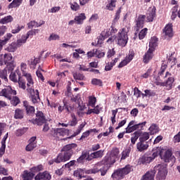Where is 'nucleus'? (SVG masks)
<instances>
[{
  "label": "nucleus",
  "instance_id": "obj_1",
  "mask_svg": "<svg viewBox=\"0 0 180 180\" xmlns=\"http://www.w3.org/2000/svg\"><path fill=\"white\" fill-rule=\"evenodd\" d=\"M78 145L77 143H70L63 146L61 149V153H59L56 158L54 159V162L56 164H60V162H65L70 161Z\"/></svg>",
  "mask_w": 180,
  "mask_h": 180
},
{
  "label": "nucleus",
  "instance_id": "obj_2",
  "mask_svg": "<svg viewBox=\"0 0 180 180\" xmlns=\"http://www.w3.org/2000/svg\"><path fill=\"white\" fill-rule=\"evenodd\" d=\"M23 77H25L27 79V91L30 94V98L32 103L36 104L40 102V95L39 90L33 89V85H34V82L33 81V77L30 73H23Z\"/></svg>",
  "mask_w": 180,
  "mask_h": 180
},
{
  "label": "nucleus",
  "instance_id": "obj_3",
  "mask_svg": "<svg viewBox=\"0 0 180 180\" xmlns=\"http://www.w3.org/2000/svg\"><path fill=\"white\" fill-rule=\"evenodd\" d=\"M0 65H7L8 71H13L15 70V60H13V56L12 53H6L0 55Z\"/></svg>",
  "mask_w": 180,
  "mask_h": 180
},
{
  "label": "nucleus",
  "instance_id": "obj_4",
  "mask_svg": "<svg viewBox=\"0 0 180 180\" xmlns=\"http://www.w3.org/2000/svg\"><path fill=\"white\" fill-rule=\"evenodd\" d=\"M110 169V166H106L102 162H98L94 165L93 169L86 170V174H98V172H101V176H105Z\"/></svg>",
  "mask_w": 180,
  "mask_h": 180
},
{
  "label": "nucleus",
  "instance_id": "obj_5",
  "mask_svg": "<svg viewBox=\"0 0 180 180\" xmlns=\"http://www.w3.org/2000/svg\"><path fill=\"white\" fill-rule=\"evenodd\" d=\"M129 30L122 28L119 32L117 38V44L121 47H126L129 41Z\"/></svg>",
  "mask_w": 180,
  "mask_h": 180
},
{
  "label": "nucleus",
  "instance_id": "obj_6",
  "mask_svg": "<svg viewBox=\"0 0 180 180\" xmlns=\"http://www.w3.org/2000/svg\"><path fill=\"white\" fill-rule=\"evenodd\" d=\"M153 169H158V173L156 176V180H165L167 178V175H168V170L167 167L162 165H158L155 167Z\"/></svg>",
  "mask_w": 180,
  "mask_h": 180
},
{
  "label": "nucleus",
  "instance_id": "obj_7",
  "mask_svg": "<svg viewBox=\"0 0 180 180\" xmlns=\"http://www.w3.org/2000/svg\"><path fill=\"white\" fill-rule=\"evenodd\" d=\"M16 94V90H13L12 86H8L0 91V96H4L8 101H11L12 99V96H15Z\"/></svg>",
  "mask_w": 180,
  "mask_h": 180
},
{
  "label": "nucleus",
  "instance_id": "obj_8",
  "mask_svg": "<svg viewBox=\"0 0 180 180\" xmlns=\"http://www.w3.org/2000/svg\"><path fill=\"white\" fill-rule=\"evenodd\" d=\"M171 75H172L171 72H166L163 78H167V79L162 84V86H166L168 91H171V89H172V85H174V82H175V78L174 77H171Z\"/></svg>",
  "mask_w": 180,
  "mask_h": 180
},
{
  "label": "nucleus",
  "instance_id": "obj_9",
  "mask_svg": "<svg viewBox=\"0 0 180 180\" xmlns=\"http://www.w3.org/2000/svg\"><path fill=\"white\" fill-rule=\"evenodd\" d=\"M47 118H46L44 113H43L41 111H37L34 123H36L38 126H43V124L47 123Z\"/></svg>",
  "mask_w": 180,
  "mask_h": 180
},
{
  "label": "nucleus",
  "instance_id": "obj_10",
  "mask_svg": "<svg viewBox=\"0 0 180 180\" xmlns=\"http://www.w3.org/2000/svg\"><path fill=\"white\" fill-rule=\"evenodd\" d=\"M68 133H70V131L68 129L57 128L53 130L52 136H53V137H60L61 136L62 137H64V136H68Z\"/></svg>",
  "mask_w": 180,
  "mask_h": 180
},
{
  "label": "nucleus",
  "instance_id": "obj_11",
  "mask_svg": "<svg viewBox=\"0 0 180 180\" xmlns=\"http://www.w3.org/2000/svg\"><path fill=\"white\" fill-rule=\"evenodd\" d=\"M144 20H146V15H139L138 18L136 20V26H135L136 32H139L140 29H143V27H144Z\"/></svg>",
  "mask_w": 180,
  "mask_h": 180
},
{
  "label": "nucleus",
  "instance_id": "obj_12",
  "mask_svg": "<svg viewBox=\"0 0 180 180\" xmlns=\"http://www.w3.org/2000/svg\"><path fill=\"white\" fill-rule=\"evenodd\" d=\"M162 33L165 37H174V30H172V24H167L162 29Z\"/></svg>",
  "mask_w": 180,
  "mask_h": 180
},
{
  "label": "nucleus",
  "instance_id": "obj_13",
  "mask_svg": "<svg viewBox=\"0 0 180 180\" xmlns=\"http://www.w3.org/2000/svg\"><path fill=\"white\" fill-rule=\"evenodd\" d=\"M22 105L25 108V110L27 116H33V115H34V112H36V110L34 109V106L30 105V104H29L27 101H24Z\"/></svg>",
  "mask_w": 180,
  "mask_h": 180
},
{
  "label": "nucleus",
  "instance_id": "obj_14",
  "mask_svg": "<svg viewBox=\"0 0 180 180\" xmlns=\"http://www.w3.org/2000/svg\"><path fill=\"white\" fill-rule=\"evenodd\" d=\"M100 162L102 164H104L105 165L110 167V165H113V164H115V162H116V160L115 158H113L110 155H107Z\"/></svg>",
  "mask_w": 180,
  "mask_h": 180
},
{
  "label": "nucleus",
  "instance_id": "obj_15",
  "mask_svg": "<svg viewBox=\"0 0 180 180\" xmlns=\"http://www.w3.org/2000/svg\"><path fill=\"white\" fill-rule=\"evenodd\" d=\"M157 174L155 169L148 171L141 179V180H155L154 178Z\"/></svg>",
  "mask_w": 180,
  "mask_h": 180
},
{
  "label": "nucleus",
  "instance_id": "obj_16",
  "mask_svg": "<svg viewBox=\"0 0 180 180\" xmlns=\"http://www.w3.org/2000/svg\"><path fill=\"white\" fill-rule=\"evenodd\" d=\"M35 180H50L51 175L48 172H39L34 176Z\"/></svg>",
  "mask_w": 180,
  "mask_h": 180
},
{
  "label": "nucleus",
  "instance_id": "obj_17",
  "mask_svg": "<svg viewBox=\"0 0 180 180\" xmlns=\"http://www.w3.org/2000/svg\"><path fill=\"white\" fill-rule=\"evenodd\" d=\"M155 11H157L155 6L148 9V13H146V19L148 22H153V20H154V18L156 16Z\"/></svg>",
  "mask_w": 180,
  "mask_h": 180
},
{
  "label": "nucleus",
  "instance_id": "obj_18",
  "mask_svg": "<svg viewBox=\"0 0 180 180\" xmlns=\"http://www.w3.org/2000/svg\"><path fill=\"white\" fill-rule=\"evenodd\" d=\"M84 160H86V161H91V159L89 158V152L88 150H83L82 152V155L77 159V162L79 164H82L84 163Z\"/></svg>",
  "mask_w": 180,
  "mask_h": 180
},
{
  "label": "nucleus",
  "instance_id": "obj_19",
  "mask_svg": "<svg viewBox=\"0 0 180 180\" xmlns=\"http://www.w3.org/2000/svg\"><path fill=\"white\" fill-rule=\"evenodd\" d=\"M154 51H151L150 49H148L146 53H145V55L143 57V62L145 64H148V63H150V60H153V57L154 56L153 53Z\"/></svg>",
  "mask_w": 180,
  "mask_h": 180
},
{
  "label": "nucleus",
  "instance_id": "obj_20",
  "mask_svg": "<svg viewBox=\"0 0 180 180\" xmlns=\"http://www.w3.org/2000/svg\"><path fill=\"white\" fill-rule=\"evenodd\" d=\"M111 178L113 180H121L124 178V174H123L122 170L120 169H118L112 174Z\"/></svg>",
  "mask_w": 180,
  "mask_h": 180
},
{
  "label": "nucleus",
  "instance_id": "obj_21",
  "mask_svg": "<svg viewBox=\"0 0 180 180\" xmlns=\"http://www.w3.org/2000/svg\"><path fill=\"white\" fill-rule=\"evenodd\" d=\"M136 148L140 153L148 149V143L139 141L136 144Z\"/></svg>",
  "mask_w": 180,
  "mask_h": 180
},
{
  "label": "nucleus",
  "instance_id": "obj_22",
  "mask_svg": "<svg viewBox=\"0 0 180 180\" xmlns=\"http://www.w3.org/2000/svg\"><path fill=\"white\" fill-rule=\"evenodd\" d=\"M151 161H153V158L150 156L143 155L139 159L138 164H139V165H146L150 164Z\"/></svg>",
  "mask_w": 180,
  "mask_h": 180
},
{
  "label": "nucleus",
  "instance_id": "obj_23",
  "mask_svg": "<svg viewBox=\"0 0 180 180\" xmlns=\"http://www.w3.org/2000/svg\"><path fill=\"white\" fill-rule=\"evenodd\" d=\"M158 46V38L157 37H153L149 42V49L152 51H155V47Z\"/></svg>",
  "mask_w": 180,
  "mask_h": 180
},
{
  "label": "nucleus",
  "instance_id": "obj_24",
  "mask_svg": "<svg viewBox=\"0 0 180 180\" xmlns=\"http://www.w3.org/2000/svg\"><path fill=\"white\" fill-rule=\"evenodd\" d=\"M162 153L161 159L165 161V162H169L172 158V152L169 150H167Z\"/></svg>",
  "mask_w": 180,
  "mask_h": 180
},
{
  "label": "nucleus",
  "instance_id": "obj_25",
  "mask_svg": "<svg viewBox=\"0 0 180 180\" xmlns=\"http://www.w3.org/2000/svg\"><path fill=\"white\" fill-rule=\"evenodd\" d=\"M162 153H164V150L161 149V148H160V147L153 148L151 158H153V160H154L155 158H157V157H158V155H160V157L161 158V157H162Z\"/></svg>",
  "mask_w": 180,
  "mask_h": 180
},
{
  "label": "nucleus",
  "instance_id": "obj_26",
  "mask_svg": "<svg viewBox=\"0 0 180 180\" xmlns=\"http://www.w3.org/2000/svg\"><path fill=\"white\" fill-rule=\"evenodd\" d=\"M121 170V172H122L124 176H126V175H129L133 171V166L130 165H127L124 168L120 169Z\"/></svg>",
  "mask_w": 180,
  "mask_h": 180
},
{
  "label": "nucleus",
  "instance_id": "obj_27",
  "mask_svg": "<svg viewBox=\"0 0 180 180\" xmlns=\"http://www.w3.org/2000/svg\"><path fill=\"white\" fill-rule=\"evenodd\" d=\"M34 175H35L34 173L25 170L23 172L22 178H23V180H33V178H34Z\"/></svg>",
  "mask_w": 180,
  "mask_h": 180
},
{
  "label": "nucleus",
  "instance_id": "obj_28",
  "mask_svg": "<svg viewBox=\"0 0 180 180\" xmlns=\"http://www.w3.org/2000/svg\"><path fill=\"white\" fill-rule=\"evenodd\" d=\"M18 50V45L16 42H12L6 48V51L8 53H15Z\"/></svg>",
  "mask_w": 180,
  "mask_h": 180
},
{
  "label": "nucleus",
  "instance_id": "obj_29",
  "mask_svg": "<svg viewBox=\"0 0 180 180\" xmlns=\"http://www.w3.org/2000/svg\"><path fill=\"white\" fill-rule=\"evenodd\" d=\"M137 122L135 120H131L127 128L125 129L126 133H133L134 131V125H136Z\"/></svg>",
  "mask_w": 180,
  "mask_h": 180
},
{
  "label": "nucleus",
  "instance_id": "obj_30",
  "mask_svg": "<svg viewBox=\"0 0 180 180\" xmlns=\"http://www.w3.org/2000/svg\"><path fill=\"white\" fill-rule=\"evenodd\" d=\"M148 139H150V133L140 131L139 141H143L146 143Z\"/></svg>",
  "mask_w": 180,
  "mask_h": 180
},
{
  "label": "nucleus",
  "instance_id": "obj_31",
  "mask_svg": "<svg viewBox=\"0 0 180 180\" xmlns=\"http://www.w3.org/2000/svg\"><path fill=\"white\" fill-rule=\"evenodd\" d=\"M24 113L23 110L20 108H16L14 114V119H23Z\"/></svg>",
  "mask_w": 180,
  "mask_h": 180
},
{
  "label": "nucleus",
  "instance_id": "obj_32",
  "mask_svg": "<svg viewBox=\"0 0 180 180\" xmlns=\"http://www.w3.org/2000/svg\"><path fill=\"white\" fill-rule=\"evenodd\" d=\"M130 153H131V147H128L122 151L121 160H126V158H129Z\"/></svg>",
  "mask_w": 180,
  "mask_h": 180
},
{
  "label": "nucleus",
  "instance_id": "obj_33",
  "mask_svg": "<svg viewBox=\"0 0 180 180\" xmlns=\"http://www.w3.org/2000/svg\"><path fill=\"white\" fill-rule=\"evenodd\" d=\"M86 19L85 13H81L79 15L75 18V20L77 22V25H82L84 20Z\"/></svg>",
  "mask_w": 180,
  "mask_h": 180
},
{
  "label": "nucleus",
  "instance_id": "obj_34",
  "mask_svg": "<svg viewBox=\"0 0 180 180\" xmlns=\"http://www.w3.org/2000/svg\"><path fill=\"white\" fill-rule=\"evenodd\" d=\"M23 2V0H13L9 5L8 9H12L13 8H19L20 4Z\"/></svg>",
  "mask_w": 180,
  "mask_h": 180
},
{
  "label": "nucleus",
  "instance_id": "obj_35",
  "mask_svg": "<svg viewBox=\"0 0 180 180\" xmlns=\"http://www.w3.org/2000/svg\"><path fill=\"white\" fill-rule=\"evenodd\" d=\"M17 82L20 89H22L23 91L26 90V80L23 79V78L20 77H18V80Z\"/></svg>",
  "mask_w": 180,
  "mask_h": 180
},
{
  "label": "nucleus",
  "instance_id": "obj_36",
  "mask_svg": "<svg viewBox=\"0 0 180 180\" xmlns=\"http://www.w3.org/2000/svg\"><path fill=\"white\" fill-rule=\"evenodd\" d=\"M13 22V17L12 15H8L0 20V23L2 25H6V23H11Z\"/></svg>",
  "mask_w": 180,
  "mask_h": 180
},
{
  "label": "nucleus",
  "instance_id": "obj_37",
  "mask_svg": "<svg viewBox=\"0 0 180 180\" xmlns=\"http://www.w3.org/2000/svg\"><path fill=\"white\" fill-rule=\"evenodd\" d=\"M84 169H78L77 170H75L74 172V176H76L77 178H78V179H82V178H84Z\"/></svg>",
  "mask_w": 180,
  "mask_h": 180
},
{
  "label": "nucleus",
  "instance_id": "obj_38",
  "mask_svg": "<svg viewBox=\"0 0 180 180\" xmlns=\"http://www.w3.org/2000/svg\"><path fill=\"white\" fill-rule=\"evenodd\" d=\"M116 2H117V0H108V4L106 5L107 9L113 11V8L116 7Z\"/></svg>",
  "mask_w": 180,
  "mask_h": 180
},
{
  "label": "nucleus",
  "instance_id": "obj_39",
  "mask_svg": "<svg viewBox=\"0 0 180 180\" xmlns=\"http://www.w3.org/2000/svg\"><path fill=\"white\" fill-rule=\"evenodd\" d=\"M27 40V37H26V35H22L21 39L17 40V42H15V44L18 47H20L23 44H25V43H26Z\"/></svg>",
  "mask_w": 180,
  "mask_h": 180
},
{
  "label": "nucleus",
  "instance_id": "obj_40",
  "mask_svg": "<svg viewBox=\"0 0 180 180\" xmlns=\"http://www.w3.org/2000/svg\"><path fill=\"white\" fill-rule=\"evenodd\" d=\"M10 101H11V104L13 106H18V105L20 103V99L18 96H12V98Z\"/></svg>",
  "mask_w": 180,
  "mask_h": 180
},
{
  "label": "nucleus",
  "instance_id": "obj_41",
  "mask_svg": "<svg viewBox=\"0 0 180 180\" xmlns=\"http://www.w3.org/2000/svg\"><path fill=\"white\" fill-rule=\"evenodd\" d=\"M119 153H120V151L119 150V148H114L112 149L111 153L110 155L116 160L119 158Z\"/></svg>",
  "mask_w": 180,
  "mask_h": 180
},
{
  "label": "nucleus",
  "instance_id": "obj_42",
  "mask_svg": "<svg viewBox=\"0 0 180 180\" xmlns=\"http://www.w3.org/2000/svg\"><path fill=\"white\" fill-rule=\"evenodd\" d=\"M39 30H32L27 32V34L25 35V37L28 39L30 37L31 39L33 37V36H36L37 33H39Z\"/></svg>",
  "mask_w": 180,
  "mask_h": 180
},
{
  "label": "nucleus",
  "instance_id": "obj_43",
  "mask_svg": "<svg viewBox=\"0 0 180 180\" xmlns=\"http://www.w3.org/2000/svg\"><path fill=\"white\" fill-rule=\"evenodd\" d=\"M0 78L4 79L5 82H8V71L6 69L0 72Z\"/></svg>",
  "mask_w": 180,
  "mask_h": 180
},
{
  "label": "nucleus",
  "instance_id": "obj_44",
  "mask_svg": "<svg viewBox=\"0 0 180 180\" xmlns=\"http://www.w3.org/2000/svg\"><path fill=\"white\" fill-rule=\"evenodd\" d=\"M101 36L103 37V40H105V39H108L109 36H112L110 28L104 30V31L101 32Z\"/></svg>",
  "mask_w": 180,
  "mask_h": 180
},
{
  "label": "nucleus",
  "instance_id": "obj_45",
  "mask_svg": "<svg viewBox=\"0 0 180 180\" xmlns=\"http://www.w3.org/2000/svg\"><path fill=\"white\" fill-rule=\"evenodd\" d=\"M147 32H148V29L143 28L141 30L139 34V40H143L146 36H147Z\"/></svg>",
  "mask_w": 180,
  "mask_h": 180
},
{
  "label": "nucleus",
  "instance_id": "obj_46",
  "mask_svg": "<svg viewBox=\"0 0 180 180\" xmlns=\"http://www.w3.org/2000/svg\"><path fill=\"white\" fill-rule=\"evenodd\" d=\"M91 156L93 158H101L103 156V151L100 150L98 151L94 152L91 154Z\"/></svg>",
  "mask_w": 180,
  "mask_h": 180
},
{
  "label": "nucleus",
  "instance_id": "obj_47",
  "mask_svg": "<svg viewBox=\"0 0 180 180\" xmlns=\"http://www.w3.org/2000/svg\"><path fill=\"white\" fill-rule=\"evenodd\" d=\"M146 124H147V122L145 121L135 124L133 129H134V131H136V130H143V127H144Z\"/></svg>",
  "mask_w": 180,
  "mask_h": 180
},
{
  "label": "nucleus",
  "instance_id": "obj_48",
  "mask_svg": "<svg viewBox=\"0 0 180 180\" xmlns=\"http://www.w3.org/2000/svg\"><path fill=\"white\" fill-rule=\"evenodd\" d=\"M19 77H20V76H18L17 73L11 72L9 76V79L13 82H18V81H19V79H19Z\"/></svg>",
  "mask_w": 180,
  "mask_h": 180
},
{
  "label": "nucleus",
  "instance_id": "obj_49",
  "mask_svg": "<svg viewBox=\"0 0 180 180\" xmlns=\"http://www.w3.org/2000/svg\"><path fill=\"white\" fill-rule=\"evenodd\" d=\"M89 105L91 108H95V105H96V97L89 96Z\"/></svg>",
  "mask_w": 180,
  "mask_h": 180
},
{
  "label": "nucleus",
  "instance_id": "obj_50",
  "mask_svg": "<svg viewBox=\"0 0 180 180\" xmlns=\"http://www.w3.org/2000/svg\"><path fill=\"white\" fill-rule=\"evenodd\" d=\"M85 126H86V122H84V123H82L79 126L78 129L74 133V135L75 136H78V134H79V133H81V131H82V130L84 129V127H85Z\"/></svg>",
  "mask_w": 180,
  "mask_h": 180
},
{
  "label": "nucleus",
  "instance_id": "obj_51",
  "mask_svg": "<svg viewBox=\"0 0 180 180\" xmlns=\"http://www.w3.org/2000/svg\"><path fill=\"white\" fill-rule=\"evenodd\" d=\"M30 171H32V172L36 173V172H40V171H43V165H39L35 167H33L30 169Z\"/></svg>",
  "mask_w": 180,
  "mask_h": 180
},
{
  "label": "nucleus",
  "instance_id": "obj_52",
  "mask_svg": "<svg viewBox=\"0 0 180 180\" xmlns=\"http://www.w3.org/2000/svg\"><path fill=\"white\" fill-rule=\"evenodd\" d=\"M91 84H92V85H96L97 86H102L103 83L101 80V79L94 78L91 79Z\"/></svg>",
  "mask_w": 180,
  "mask_h": 180
},
{
  "label": "nucleus",
  "instance_id": "obj_53",
  "mask_svg": "<svg viewBox=\"0 0 180 180\" xmlns=\"http://www.w3.org/2000/svg\"><path fill=\"white\" fill-rule=\"evenodd\" d=\"M78 124V120H77V117H75V115L72 114V120L69 122V126H77Z\"/></svg>",
  "mask_w": 180,
  "mask_h": 180
},
{
  "label": "nucleus",
  "instance_id": "obj_54",
  "mask_svg": "<svg viewBox=\"0 0 180 180\" xmlns=\"http://www.w3.org/2000/svg\"><path fill=\"white\" fill-rule=\"evenodd\" d=\"M73 78L77 79L78 81H84L85 79V76L81 73H74Z\"/></svg>",
  "mask_w": 180,
  "mask_h": 180
},
{
  "label": "nucleus",
  "instance_id": "obj_55",
  "mask_svg": "<svg viewBox=\"0 0 180 180\" xmlns=\"http://www.w3.org/2000/svg\"><path fill=\"white\" fill-rule=\"evenodd\" d=\"M95 129H90L88 131H86L85 132H84L80 138V140H82L84 139H86V137H89V134H91V133H92V131H95Z\"/></svg>",
  "mask_w": 180,
  "mask_h": 180
},
{
  "label": "nucleus",
  "instance_id": "obj_56",
  "mask_svg": "<svg viewBox=\"0 0 180 180\" xmlns=\"http://www.w3.org/2000/svg\"><path fill=\"white\" fill-rule=\"evenodd\" d=\"M37 146V143H29V144L26 146L25 150L26 151H33V150H34V148H36Z\"/></svg>",
  "mask_w": 180,
  "mask_h": 180
},
{
  "label": "nucleus",
  "instance_id": "obj_57",
  "mask_svg": "<svg viewBox=\"0 0 180 180\" xmlns=\"http://www.w3.org/2000/svg\"><path fill=\"white\" fill-rule=\"evenodd\" d=\"M12 37V34L11 33H8L6 34V36H4V39L3 40H0L3 42V44L5 46V44H6V43H8V41H9V40H11V38Z\"/></svg>",
  "mask_w": 180,
  "mask_h": 180
},
{
  "label": "nucleus",
  "instance_id": "obj_58",
  "mask_svg": "<svg viewBox=\"0 0 180 180\" xmlns=\"http://www.w3.org/2000/svg\"><path fill=\"white\" fill-rule=\"evenodd\" d=\"M129 63L134 58V51L133 49L129 50L128 56L125 58Z\"/></svg>",
  "mask_w": 180,
  "mask_h": 180
},
{
  "label": "nucleus",
  "instance_id": "obj_59",
  "mask_svg": "<svg viewBox=\"0 0 180 180\" xmlns=\"http://www.w3.org/2000/svg\"><path fill=\"white\" fill-rule=\"evenodd\" d=\"M22 29H25V25H18L17 28L12 30L11 33L16 34V33H19Z\"/></svg>",
  "mask_w": 180,
  "mask_h": 180
},
{
  "label": "nucleus",
  "instance_id": "obj_60",
  "mask_svg": "<svg viewBox=\"0 0 180 180\" xmlns=\"http://www.w3.org/2000/svg\"><path fill=\"white\" fill-rule=\"evenodd\" d=\"M29 29H33V27H38V22L33 20L27 23Z\"/></svg>",
  "mask_w": 180,
  "mask_h": 180
},
{
  "label": "nucleus",
  "instance_id": "obj_61",
  "mask_svg": "<svg viewBox=\"0 0 180 180\" xmlns=\"http://www.w3.org/2000/svg\"><path fill=\"white\" fill-rule=\"evenodd\" d=\"M154 84H155L157 86H162V84H164V82H162V80H161V78L160 77V76H158L155 79Z\"/></svg>",
  "mask_w": 180,
  "mask_h": 180
},
{
  "label": "nucleus",
  "instance_id": "obj_62",
  "mask_svg": "<svg viewBox=\"0 0 180 180\" xmlns=\"http://www.w3.org/2000/svg\"><path fill=\"white\" fill-rule=\"evenodd\" d=\"M70 8L72 11H79V4L77 2H75L74 4H70Z\"/></svg>",
  "mask_w": 180,
  "mask_h": 180
},
{
  "label": "nucleus",
  "instance_id": "obj_63",
  "mask_svg": "<svg viewBox=\"0 0 180 180\" xmlns=\"http://www.w3.org/2000/svg\"><path fill=\"white\" fill-rule=\"evenodd\" d=\"M144 92L146 94V97L148 96V98H150V96H155V92L153 90L146 89Z\"/></svg>",
  "mask_w": 180,
  "mask_h": 180
},
{
  "label": "nucleus",
  "instance_id": "obj_64",
  "mask_svg": "<svg viewBox=\"0 0 180 180\" xmlns=\"http://www.w3.org/2000/svg\"><path fill=\"white\" fill-rule=\"evenodd\" d=\"M174 143H180V131L173 138Z\"/></svg>",
  "mask_w": 180,
  "mask_h": 180
}]
</instances>
